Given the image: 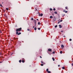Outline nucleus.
Here are the masks:
<instances>
[{
  "label": "nucleus",
  "instance_id": "obj_8",
  "mask_svg": "<svg viewBox=\"0 0 73 73\" xmlns=\"http://www.w3.org/2000/svg\"><path fill=\"white\" fill-rule=\"evenodd\" d=\"M65 9H68V7H65Z\"/></svg>",
  "mask_w": 73,
  "mask_h": 73
},
{
  "label": "nucleus",
  "instance_id": "obj_48",
  "mask_svg": "<svg viewBox=\"0 0 73 73\" xmlns=\"http://www.w3.org/2000/svg\"><path fill=\"white\" fill-rule=\"evenodd\" d=\"M36 10H37V9H36Z\"/></svg>",
  "mask_w": 73,
  "mask_h": 73
},
{
  "label": "nucleus",
  "instance_id": "obj_24",
  "mask_svg": "<svg viewBox=\"0 0 73 73\" xmlns=\"http://www.w3.org/2000/svg\"><path fill=\"white\" fill-rule=\"evenodd\" d=\"M40 65L41 66H43L44 65V64H41Z\"/></svg>",
  "mask_w": 73,
  "mask_h": 73
},
{
  "label": "nucleus",
  "instance_id": "obj_36",
  "mask_svg": "<svg viewBox=\"0 0 73 73\" xmlns=\"http://www.w3.org/2000/svg\"><path fill=\"white\" fill-rule=\"evenodd\" d=\"M52 53H53V54H54V53H55V52H53Z\"/></svg>",
  "mask_w": 73,
  "mask_h": 73
},
{
  "label": "nucleus",
  "instance_id": "obj_39",
  "mask_svg": "<svg viewBox=\"0 0 73 73\" xmlns=\"http://www.w3.org/2000/svg\"><path fill=\"white\" fill-rule=\"evenodd\" d=\"M36 20H37V21H38V19H37Z\"/></svg>",
  "mask_w": 73,
  "mask_h": 73
},
{
  "label": "nucleus",
  "instance_id": "obj_35",
  "mask_svg": "<svg viewBox=\"0 0 73 73\" xmlns=\"http://www.w3.org/2000/svg\"><path fill=\"white\" fill-rule=\"evenodd\" d=\"M27 31H30V30L29 29H27Z\"/></svg>",
  "mask_w": 73,
  "mask_h": 73
},
{
  "label": "nucleus",
  "instance_id": "obj_4",
  "mask_svg": "<svg viewBox=\"0 0 73 73\" xmlns=\"http://www.w3.org/2000/svg\"><path fill=\"white\" fill-rule=\"evenodd\" d=\"M34 22H35V26H36V20H34Z\"/></svg>",
  "mask_w": 73,
  "mask_h": 73
},
{
  "label": "nucleus",
  "instance_id": "obj_10",
  "mask_svg": "<svg viewBox=\"0 0 73 73\" xmlns=\"http://www.w3.org/2000/svg\"><path fill=\"white\" fill-rule=\"evenodd\" d=\"M37 29V28H36V27H35L34 28V30H35V31H36Z\"/></svg>",
  "mask_w": 73,
  "mask_h": 73
},
{
  "label": "nucleus",
  "instance_id": "obj_44",
  "mask_svg": "<svg viewBox=\"0 0 73 73\" xmlns=\"http://www.w3.org/2000/svg\"><path fill=\"white\" fill-rule=\"evenodd\" d=\"M65 10H64V12H65Z\"/></svg>",
  "mask_w": 73,
  "mask_h": 73
},
{
  "label": "nucleus",
  "instance_id": "obj_27",
  "mask_svg": "<svg viewBox=\"0 0 73 73\" xmlns=\"http://www.w3.org/2000/svg\"><path fill=\"white\" fill-rule=\"evenodd\" d=\"M6 9L7 10V11H8V8H6Z\"/></svg>",
  "mask_w": 73,
  "mask_h": 73
},
{
  "label": "nucleus",
  "instance_id": "obj_3",
  "mask_svg": "<svg viewBox=\"0 0 73 73\" xmlns=\"http://www.w3.org/2000/svg\"><path fill=\"white\" fill-rule=\"evenodd\" d=\"M48 51H49V52H51V51H52V49L49 48L48 49Z\"/></svg>",
  "mask_w": 73,
  "mask_h": 73
},
{
  "label": "nucleus",
  "instance_id": "obj_1",
  "mask_svg": "<svg viewBox=\"0 0 73 73\" xmlns=\"http://www.w3.org/2000/svg\"><path fill=\"white\" fill-rule=\"evenodd\" d=\"M22 28H19L17 29L16 30V31L17 32H18V31H19V32L20 31H21V29Z\"/></svg>",
  "mask_w": 73,
  "mask_h": 73
},
{
  "label": "nucleus",
  "instance_id": "obj_6",
  "mask_svg": "<svg viewBox=\"0 0 73 73\" xmlns=\"http://www.w3.org/2000/svg\"><path fill=\"white\" fill-rule=\"evenodd\" d=\"M53 16H50V19H52V18H53Z\"/></svg>",
  "mask_w": 73,
  "mask_h": 73
},
{
  "label": "nucleus",
  "instance_id": "obj_43",
  "mask_svg": "<svg viewBox=\"0 0 73 73\" xmlns=\"http://www.w3.org/2000/svg\"><path fill=\"white\" fill-rule=\"evenodd\" d=\"M64 37H65V36H64Z\"/></svg>",
  "mask_w": 73,
  "mask_h": 73
},
{
  "label": "nucleus",
  "instance_id": "obj_38",
  "mask_svg": "<svg viewBox=\"0 0 73 73\" xmlns=\"http://www.w3.org/2000/svg\"><path fill=\"white\" fill-rule=\"evenodd\" d=\"M43 64H45V63H44V62H43Z\"/></svg>",
  "mask_w": 73,
  "mask_h": 73
},
{
  "label": "nucleus",
  "instance_id": "obj_37",
  "mask_svg": "<svg viewBox=\"0 0 73 73\" xmlns=\"http://www.w3.org/2000/svg\"><path fill=\"white\" fill-rule=\"evenodd\" d=\"M0 33H2V32H1V31L0 30Z\"/></svg>",
  "mask_w": 73,
  "mask_h": 73
},
{
  "label": "nucleus",
  "instance_id": "obj_41",
  "mask_svg": "<svg viewBox=\"0 0 73 73\" xmlns=\"http://www.w3.org/2000/svg\"><path fill=\"white\" fill-rule=\"evenodd\" d=\"M40 58H42V57L41 56H40Z\"/></svg>",
  "mask_w": 73,
  "mask_h": 73
},
{
  "label": "nucleus",
  "instance_id": "obj_12",
  "mask_svg": "<svg viewBox=\"0 0 73 73\" xmlns=\"http://www.w3.org/2000/svg\"><path fill=\"white\" fill-rule=\"evenodd\" d=\"M21 33H18V35H21Z\"/></svg>",
  "mask_w": 73,
  "mask_h": 73
},
{
  "label": "nucleus",
  "instance_id": "obj_46",
  "mask_svg": "<svg viewBox=\"0 0 73 73\" xmlns=\"http://www.w3.org/2000/svg\"><path fill=\"white\" fill-rule=\"evenodd\" d=\"M2 62H0V63H1Z\"/></svg>",
  "mask_w": 73,
  "mask_h": 73
},
{
  "label": "nucleus",
  "instance_id": "obj_29",
  "mask_svg": "<svg viewBox=\"0 0 73 73\" xmlns=\"http://www.w3.org/2000/svg\"><path fill=\"white\" fill-rule=\"evenodd\" d=\"M69 40L70 41H72V39H70V40Z\"/></svg>",
  "mask_w": 73,
  "mask_h": 73
},
{
  "label": "nucleus",
  "instance_id": "obj_47",
  "mask_svg": "<svg viewBox=\"0 0 73 73\" xmlns=\"http://www.w3.org/2000/svg\"><path fill=\"white\" fill-rule=\"evenodd\" d=\"M2 4H3V3H2Z\"/></svg>",
  "mask_w": 73,
  "mask_h": 73
},
{
  "label": "nucleus",
  "instance_id": "obj_33",
  "mask_svg": "<svg viewBox=\"0 0 73 73\" xmlns=\"http://www.w3.org/2000/svg\"><path fill=\"white\" fill-rule=\"evenodd\" d=\"M38 30H40V28H38Z\"/></svg>",
  "mask_w": 73,
  "mask_h": 73
},
{
  "label": "nucleus",
  "instance_id": "obj_17",
  "mask_svg": "<svg viewBox=\"0 0 73 73\" xmlns=\"http://www.w3.org/2000/svg\"><path fill=\"white\" fill-rule=\"evenodd\" d=\"M38 25H40V22H38Z\"/></svg>",
  "mask_w": 73,
  "mask_h": 73
},
{
  "label": "nucleus",
  "instance_id": "obj_45",
  "mask_svg": "<svg viewBox=\"0 0 73 73\" xmlns=\"http://www.w3.org/2000/svg\"><path fill=\"white\" fill-rule=\"evenodd\" d=\"M34 27H35L34 26L33 27V28H34Z\"/></svg>",
  "mask_w": 73,
  "mask_h": 73
},
{
  "label": "nucleus",
  "instance_id": "obj_11",
  "mask_svg": "<svg viewBox=\"0 0 73 73\" xmlns=\"http://www.w3.org/2000/svg\"><path fill=\"white\" fill-rule=\"evenodd\" d=\"M48 70H49V69H48V68L46 70V72H48Z\"/></svg>",
  "mask_w": 73,
  "mask_h": 73
},
{
  "label": "nucleus",
  "instance_id": "obj_40",
  "mask_svg": "<svg viewBox=\"0 0 73 73\" xmlns=\"http://www.w3.org/2000/svg\"><path fill=\"white\" fill-rule=\"evenodd\" d=\"M61 32H63V31H61Z\"/></svg>",
  "mask_w": 73,
  "mask_h": 73
},
{
  "label": "nucleus",
  "instance_id": "obj_21",
  "mask_svg": "<svg viewBox=\"0 0 73 73\" xmlns=\"http://www.w3.org/2000/svg\"><path fill=\"white\" fill-rule=\"evenodd\" d=\"M60 53H61V54H62V51H60Z\"/></svg>",
  "mask_w": 73,
  "mask_h": 73
},
{
  "label": "nucleus",
  "instance_id": "obj_15",
  "mask_svg": "<svg viewBox=\"0 0 73 73\" xmlns=\"http://www.w3.org/2000/svg\"><path fill=\"white\" fill-rule=\"evenodd\" d=\"M54 13H55V14H57V12H55Z\"/></svg>",
  "mask_w": 73,
  "mask_h": 73
},
{
  "label": "nucleus",
  "instance_id": "obj_22",
  "mask_svg": "<svg viewBox=\"0 0 73 73\" xmlns=\"http://www.w3.org/2000/svg\"><path fill=\"white\" fill-rule=\"evenodd\" d=\"M53 61H54L55 60H54V58H52Z\"/></svg>",
  "mask_w": 73,
  "mask_h": 73
},
{
  "label": "nucleus",
  "instance_id": "obj_14",
  "mask_svg": "<svg viewBox=\"0 0 73 73\" xmlns=\"http://www.w3.org/2000/svg\"><path fill=\"white\" fill-rule=\"evenodd\" d=\"M21 60H20L19 61V62L20 63L21 62Z\"/></svg>",
  "mask_w": 73,
  "mask_h": 73
},
{
  "label": "nucleus",
  "instance_id": "obj_26",
  "mask_svg": "<svg viewBox=\"0 0 73 73\" xmlns=\"http://www.w3.org/2000/svg\"><path fill=\"white\" fill-rule=\"evenodd\" d=\"M65 13H68V11H65Z\"/></svg>",
  "mask_w": 73,
  "mask_h": 73
},
{
  "label": "nucleus",
  "instance_id": "obj_13",
  "mask_svg": "<svg viewBox=\"0 0 73 73\" xmlns=\"http://www.w3.org/2000/svg\"><path fill=\"white\" fill-rule=\"evenodd\" d=\"M16 34L17 35H18V34H19V33L17 31V32L16 33Z\"/></svg>",
  "mask_w": 73,
  "mask_h": 73
},
{
  "label": "nucleus",
  "instance_id": "obj_23",
  "mask_svg": "<svg viewBox=\"0 0 73 73\" xmlns=\"http://www.w3.org/2000/svg\"><path fill=\"white\" fill-rule=\"evenodd\" d=\"M50 11H52V8H50Z\"/></svg>",
  "mask_w": 73,
  "mask_h": 73
},
{
  "label": "nucleus",
  "instance_id": "obj_28",
  "mask_svg": "<svg viewBox=\"0 0 73 73\" xmlns=\"http://www.w3.org/2000/svg\"><path fill=\"white\" fill-rule=\"evenodd\" d=\"M60 21V22H62V20H61Z\"/></svg>",
  "mask_w": 73,
  "mask_h": 73
},
{
  "label": "nucleus",
  "instance_id": "obj_20",
  "mask_svg": "<svg viewBox=\"0 0 73 73\" xmlns=\"http://www.w3.org/2000/svg\"><path fill=\"white\" fill-rule=\"evenodd\" d=\"M47 72L48 73H51V72L50 71H48Z\"/></svg>",
  "mask_w": 73,
  "mask_h": 73
},
{
  "label": "nucleus",
  "instance_id": "obj_32",
  "mask_svg": "<svg viewBox=\"0 0 73 73\" xmlns=\"http://www.w3.org/2000/svg\"><path fill=\"white\" fill-rule=\"evenodd\" d=\"M60 21H59L58 22V24H59V23H60Z\"/></svg>",
  "mask_w": 73,
  "mask_h": 73
},
{
  "label": "nucleus",
  "instance_id": "obj_19",
  "mask_svg": "<svg viewBox=\"0 0 73 73\" xmlns=\"http://www.w3.org/2000/svg\"><path fill=\"white\" fill-rule=\"evenodd\" d=\"M55 28H57V25H56V26H55Z\"/></svg>",
  "mask_w": 73,
  "mask_h": 73
},
{
  "label": "nucleus",
  "instance_id": "obj_18",
  "mask_svg": "<svg viewBox=\"0 0 73 73\" xmlns=\"http://www.w3.org/2000/svg\"><path fill=\"white\" fill-rule=\"evenodd\" d=\"M4 16H5V17H7L6 14H4Z\"/></svg>",
  "mask_w": 73,
  "mask_h": 73
},
{
  "label": "nucleus",
  "instance_id": "obj_25",
  "mask_svg": "<svg viewBox=\"0 0 73 73\" xmlns=\"http://www.w3.org/2000/svg\"><path fill=\"white\" fill-rule=\"evenodd\" d=\"M41 62L42 64H43L44 63V62H43V61H41Z\"/></svg>",
  "mask_w": 73,
  "mask_h": 73
},
{
  "label": "nucleus",
  "instance_id": "obj_2",
  "mask_svg": "<svg viewBox=\"0 0 73 73\" xmlns=\"http://www.w3.org/2000/svg\"><path fill=\"white\" fill-rule=\"evenodd\" d=\"M25 59H24V58H23L22 59V62H23V63H24V62H25Z\"/></svg>",
  "mask_w": 73,
  "mask_h": 73
},
{
  "label": "nucleus",
  "instance_id": "obj_34",
  "mask_svg": "<svg viewBox=\"0 0 73 73\" xmlns=\"http://www.w3.org/2000/svg\"><path fill=\"white\" fill-rule=\"evenodd\" d=\"M0 6H1V7H2V5L1 4Z\"/></svg>",
  "mask_w": 73,
  "mask_h": 73
},
{
  "label": "nucleus",
  "instance_id": "obj_7",
  "mask_svg": "<svg viewBox=\"0 0 73 73\" xmlns=\"http://www.w3.org/2000/svg\"><path fill=\"white\" fill-rule=\"evenodd\" d=\"M59 27L60 28H61V25H59Z\"/></svg>",
  "mask_w": 73,
  "mask_h": 73
},
{
  "label": "nucleus",
  "instance_id": "obj_9",
  "mask_svg": "<svg viewBox=\"0 0 73 73\" xmlns=\"http://www.w3.org/2000/svg\"><path fill=\"white\" fill-rule=\"evenodd\" d=\"M40 16H41V17L42 16H43V14H40Z\"/></svg>",
  "mask_w": 73,
  "mask_h": 73
},
{
  "label": "nucleus",
  "instance_id": "obj_42",
  "mask_svg": "<svg viewBox=\"0 0 73 73\" xmlns=\"http://www.w3.org/2000/svg\"><path fill=\"white\" fill-rule=\"evenodd\" d=\"M60 66V65H58V67Z\"/></svg>",
  "mask_w": 73,
  "mask_h": 73
},
{
  "label": "nucleus",
  "instance_id": "obj_5",
  "mask_svg": "<svg viewBox=\"0 0 73 73\" xmlns=\"http://www.w3.org/2000/svg\"><path fill=\"white\" fill-rule=\"evenodd\" d=\"M61 46L62 48H64V46L62 44Z\"/></svg>",
  "mask_w": 73,
  "mask_h": 73
},
{
  "label": "nucleus",
  "instance_id": "obj_31",
  "mask_svg": "<svg viewBox=\"0 0 73 73\" xmlns=\"http://www.w3.org/2000/svg\"><path fill=\"white\" fill-rule=\"evenodd\" d=\"M31 20H33V18H31Z\"/></svg>",
  "mask_w": 73,
  "mask_h": 73
},
{
  "label": "nucleus",
  "instance_id": "obj_16",
  "mask_svg": "<svg viewBox=\"0 0 73 73\" xmlns=\"http://www.w3.org/2000/svg\"><path fill=\"white\" fill-rule=\"evenodd\" d=\"M62 69H65V67H62Z\"/></svg>",
  "mask_w": 73,
  "mask_h": 73
},
{
  "label": "nucleus",
  "instance_id": "obj_30",
  "mask_svg": "<svg viewBox=\"0 0 73 73\" xmlns=\"http://www.w3.org/2000/svg\"><path fill=\"white\" fill-rule=\"evenodd\" d=\"M53 10H54V11H56V9H55V8H54V9H53Z\"/></svg>",
  "mask_w": 73,
  "mask_h": 73
}]
</instances>
